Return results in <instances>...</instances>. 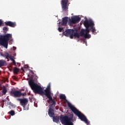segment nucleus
<instances>
[{
  "label": "nucleus",
  "mask_w": 125,
  "mask_h": 125,
  "mask_svg": "<svg viewBox=\"0 0 125 125\" xmlns=\"http://www.w3.org/2000/svg\"><path fill=\"white\" fill-rule=\"evenodd\" d=\"M28 78H30L31 80L29 81V84L31 87V88L33 90L35 93H37V94H40V95H45L46 96H48L51 95V91H50V83H49L46 89L43 91V89L42 88V86L39 85V84L35 83L32 80L34 78V75H28Z\"/></svg>",
  "instance_id": "nucleus-1"
},
{
  "label": "nucleus",
  "mask_w": 125,
  "mask_h": 125,
  "mask_svg": "<svg viewBox=\"0 0 125 125\" xmlns=\"http://www.w3.org/2000/svg\"><path fill=\"white\" fill-rule=\"evenodd\" d=\"M74 115L70 114V117L68 116H65L62 115L60 117L59 116H54L53 117V121L54 123H59V120H60L62 125H74L73 122Z\"/></svg>",
  "instance_id": "nucleus-2"
},
{
  "label": "nucleus",
  "mask_w": 125,
  "mask_h": 125,
  "mask_svg": "<svg viewBox=\"0 0 125 125\" xmlns=\"http://www.w3.org/2000/svg\"><path fill=\"white\" fill-rule=\"evenodd\" d=\"M67 106L71 110V111L81 119L82 122H84L87 125H89V121L86 118V117L83 115L81 111H79V110L77 109L75 106H74L72 104L70 103H67Z\"/></svg>",
  "instance_id": "nucleus-3"
},
{
  "label": "nucleus",
  "mask_w": 125,
  "mask_h": 125,
  "mask_svg": "<svg viewBox=\"0 0 125 125\" xmlns=\"http://www.w3.org/2000/svg\"><path fill=\"white\" fill-rule=\"evenodd\" d=\"M11 39H12V35L10 34H7L0 36V45H2L4 47L7 48L8 41Z\"/></svg>",
  "instance_id": "nucleus-4"
},
{
  "label": "nucleus",
  "mask_w": 125,
  "mask_h": 125,
  "mask_svg": "<svg viewBox=\"0 0 125 125\" xmlns=\"http://www.w3.org/2000/svg\"><path fill=\"white\" fill-rule=\"evenodd\" d=\"M75 31L74 29H66L65 32L63 33L65 37H69L70 39H73L74 38H77V39L80 38V33L78 32H74Z\"/></svg>",
  "instance_id": "nucleus-5"
},
{
  "label": "nucleus",
  "mask_w": 125,
  "mask_h": 125,
  "mask_svg": "<svg viewBox=\"0 0 125 125\" xmlns=\"http://www.w3.org/2000/svg\"><path fill=\"white\" fill-rule=\"evenodd\" d=\"M83 24H84V27H85L86 28V29L84 30V32L86 33V34H88V33L90 32V29H89V27H90V26H92L91 22L90 21V20H85Z\"/></svg>",
  "instance_id": "nucleus-6"
},
{
  "label": "nucleus",
  "mask_w": 125,
  "mask_h": 125,
  "mask_svg": "<svg viewBox=\"0 0 125 125\" xmlns=\"http://www.w3.org/2000/svg\"><path fill=\"white\" fill-rule=\"evenodd\" d=\"M81 21V18L78 16L72 17L71 19H69V23L70 24H77Z\"/></svg>",
  "instance_id": "nucleus-7"
},
{
  "label": "nucleus",
  "mask_w": 125,
  "mask_h": 125,
  "mask_svg": "<svg viewBox=\"0 0 125 125\" xmlns=\"http://www.w3.org/2000/svg\"><path fill=\"white\" fill-rule=\"evenodd\" d=\"M68 2H69V0H62V8L63 11L68 10Z\"/></svg>",
  "instance_id": "nucleus-8"
},
{
  "label": "nucleus",
  "mask_w": 125,
  "mask_h": 125,
  "mask_svg": "<svg viewBox=\"0 0 125 125\" xmlns=\"http://www.w3.org/2000/svg\"><path fill=\"white\" fill-rule=\"evenodd\" d=\"M46 97H47V98L49 99V100H48L47 101L48 103H49V102H50V101L51 102V104H50L49 107L55 108V105H56V102H55V101H54V100L52 99V97H51V95H50L49 96H47Z\"/></svg>",
  "instance_id": "nucleus-9"
},
{
  "label": "nucleus",
  "mask_w": 125,
  "mask_h": 125,
  "mask_svg": "<svg viewBox=\"0 0 125 125\" xmlns=\"http://www.w3.org/2000/svg\"><path fill=\"white\" fill-rule=\"evenodd\" d=\"M10 94L11 96H13V97H21L22 93L18 90H13L10 92Z\"/></svg>",
  "instance_id": "nucleus-10"
},
{
  "label": "nucleus",
  "mask_w": 125,
  "mask_h": 125,
  "mask_svg": "<svg viewBox=\"0 0 125 125\" xmlns=\"http://www.w3.org/2000/svg\"><path fill=\"white\" fill-rule=\"evenodd\" d=\"M81 37H83L85 39H90L91 35L88 34L87 33H84V30L82 29L80 32Z\"/></svg>",
  "instance_id": "nucleus-11"
},
{
  "label": "nucleus",
  "mask_w": 125,
  "mask_h": 125,
  "mask_svg": "<svg viewBox=\"0 0 125 125\" xmlns=\"http://www.w3.org/2000/svg\"><path fill=\"white\" fill-rule=\"evenodd\" d=\"M17 100L20 102L21 105L23 106L24 108H25V105L28 104V99H17Z\"/></svg>",
  "instance_id": "nucleus-12"
},
{
  "label": "nucleus",
  "mask_w": 125,
  "mask_h": 125,
  "mask_svg": "<svg viewBox=\"0 0 125 125\" xmlns=\"http://www.w3.org/2000/svg\"><path fill=\"white\" fill-rule=\"evenodd\" d=\"M5 25L6 26H9V27H11L12 28H15V27H16V22L8 21L5 22Z\"/></svg>",
  "instance_id": "nucleus-13"
},
{
  "label": "nucleus",
  "mask_w": 125,
  "mask_h": 125,
  "mask_svg": "<svg viewBox=\"0 0 125 125\" xmlns=\"http://www.w3.org/2000/svg\"><path fill=\"white\" fill-rule=\"evenodd\" d=\"M48 115L49 116V117H50V118H53V117L55 116L54 109H53V107H49Z\"/></svg>",
  "instance_id": "nucleus-14"
},
{
  "label": "nucleus",
  "mask_w": 125,
  "mask_h": 125,
  "mask_svg": "<svg viewBox=\"0 0 125 125\" xmlns=\"http://www.w3.org/2000/svg\"><path fill=\"white\" fill-rule=\"evenodd\" d=\"M90 22H91L92 24V26H90L91 28V30H92V33L94 35H96V29H95V27H94V22H93V20H90Z\"/></svg>",
  "instance_id": "nucleus-15"
},
{
  "label": "nucleus",
  "mask_w": 125,
  "mask_h": 125,
  "mask_svg": "<svg viewBox=\"0 0 125 125\" xmlns=\"http://www.w3.org/2000/svg\"><path fill=\"white\" fill-rule=\"evenodd\" d=\"M67 23H68V17H65L62 18V26H66L67 25Z\"/></svg>",
  "instance_id": "nucleus-16"
},
{
  "label": "nucleus",
  "mask_w": 125,
  "mask_h": 125,
  "mask_svg": "<svg viewBox=\"0 0 125 125\" xmlns=\"http://www.w3.org/2000/svg\"><path fill=\"white\" fill-rule=\"evenodd\" d=\"M7 64V63L6 62V61H5V60H0V68H1V67L6 66Z\"/></svg>",
  "instance_id": "nucleus-17"
},
{
  "label": "nucleus",
  "mask_w": 125,
  "mask_h": 125,
  "mask_svg": "<svg viewBox=\"0 0 125 125\" xmlns=\"http://www.w3.org/2000/svg\"><path fill=\"white\" fill-rule=\"evenodd\" d=\"M5 57H6V59L8 60V59H10L12 56L11 55H10L8 53H6L5 54Z\"/></svg>",
  "instance_id": "nucleus-18"
},
{
  "label": "nucleus",
  "mask_w": 125,
  "mask_h": 125,
  "mask_svg": "<svg viewBox=\"0 0 125 125\" xmlns=\"http://www.w3.org/2000/svg\"><path fill=\"white\" fill-rule=\"evenodd\" d=\"M19 72V68H17V67H14V74H18V73Z\"/></svg>",
  "instance_id": "nucleus-19"
},
{
  "label": "nucleus",
  "mask_w": 125,
  "mask_h": 125,
  "mask_svg": "<svg viewBox=\"0 0 125 125\" xmlns=\"http://www.w3.org/2000/svg\"><path fill=\"white\" fill-rule=\"evenodd\" d=\"M60 99H62L63 100H66V96L65 95H61L60 96Z\"/></svg>",
  "instance_id": "nucleus-20"
},
{
  "label": "nucleus",
  "mask_w": 125,
  "mask_h": 125,
  "mask_svg": "<svg viewBox=\"0 0 125 125\" xmlns=\"http://www.w3.org/2000/svg\"><path fill=\"white\" fill-rule=\"evenodd\" d=\"M2 92L3 94H5V93L7 92V90L6 89V88L5 86H4Z\"/></svg>",
  "instance_id": "nucleus-21"
},
{
  "label": "nucleus",
  "mask_w": 125,
  "mask_h": 125,
  "mask_svg": "<svg viewBox=\"0 0 125 125\" xmlns=\"http://www.w3.org/2000/svg\"><path fill=\"white\" fill-rule=\"evenodd\" d=\"M10 60L11 61H12L14 66H16V62H15V60H14V59H13V57H12Z\"/></svg>",
  "instance_id": "nucleus-22"
},
{
  "label": "nucleus",
  "mask_w": 125,
  "mask_h": 125,
  "mask_svg": "<svg viewBox=\"0 0 125 125\" xmlns=\"http://www.w3.org/2000/svg\"><path fill=\"white\" fill-rule=\"evenodd\" d=\"M9 113L11 116H14L15 115V112L14 110H11L10 112H9Z\"/></svg>",
  "instance_id": "nucleus-23"
},
{
  "label": "nucleus",
  "mask_w": 125,
  "mask_h": 125,
  "mask_svg": "<svg viewBox=\"0 0 125 125\" xmlns=\"http://www.w3.org/2000/svg\"><path fill=\"white\" fill-rule=\"evenodd\" d=\"M3 31H8V28H7V27H4L3 28Z\"/></svg>",
  "instance_id": "nucleus-24"
},
{
  "label": "nucleus",
  "mask_w": 125,
  "mask_h": 125,
  "mask_svg": "<svg viewBox=\"0 0 125 125\" xmlns=\"http://www.w3.org/2000/svg\"><path fill=\"white\" fill-rule=\"evenodd\" d=\"M63 30V28H61V27H59L58 28V30L59 31H60V32H62V30Z\"/></svg>",
  "instance_id": "nucleus-25"
},
{
  "label": "nucleus",
  "mask_w": 125,
  "mask_h": 125,
  "mask_svg": "<svg viewBox=\"0 0 125 125\" xmlns=\"http://www.w3.org/2000/svg\"><path fill=\"white\" fill-rule=\"evenodd\" d=\"M1 25H2V21L0 20V26H1Z\"/></svg>",
  "instance_id": "nucleus-26"
},
{
  "label": "nucleus",
  "mask_w": 125,
  "mask_h": 125,
  "mask_svg": "<svg viewBox=\"0 0 125 125\" xmlns=\"http://www.w3.org/2000/svg\"><path fill=\"white\" fill-rule=\"evenodd\" d=\"M29 71H30V73H32V74H33V75H34V71L33 70H29Z\"/></svg>",
  "instance_id": "nucleus-27"
},
{
  "label": "nucleus",
  "mask_w": 125,
  "mask_h": 125,
  "mask_svg": "<svg viewBox=\"0 0 125 125\" xmlns=\"http://www.w3.org/2000/svg\"><path fill=\"white\" fill-rule=\"evenodd\" d=\"M26 95V93H21V96H25Z\"/></svg>",
  "instance_id": "nucleus-28"
},
{
  "label": "nucleus",
  "mask_w": 125,
  "mask_h": 125,
  "mask_svg": "<svg viewBox=\"0 0 125 125\" xmlns=\"http://www.w3.org/2000/svg\"><path fill=\"white\" fill-rule=\"evenodd\" d=\"M56 110H58V106H56Z\"/></svg>",
  "instance_id": "nucleus-29"
},
{
  "label": "nucleus",
  "mask_w": 125,
  "mask_h": 125,
  "mask_svg": "<svg viewBox=\"0 0 125 125\" xmlns=\"http://www.w3.org/2000/svg\"><path fill=\"white\" fill-rule=\"evenodd\" d=\"M14 47V50H15V49H16V47Z\"/></svg>",
  "instance_id": "nucleus-30"
},
{
  "label": "nucleus",
  "mask_w": 125,
  "mask_h": 125,
  "mask_svg": "<svg viewBox=\"0 0 125 125\" xmlns=\"http://www.w3.org/2000/svg\"><path fill=\"white\" fill-rule=\"evenodd\" d=\"M14 78H15V79H16V77L14 76Z\"/></svg>",
  "instance_id": "nucleus-31"
}]
</instances>
